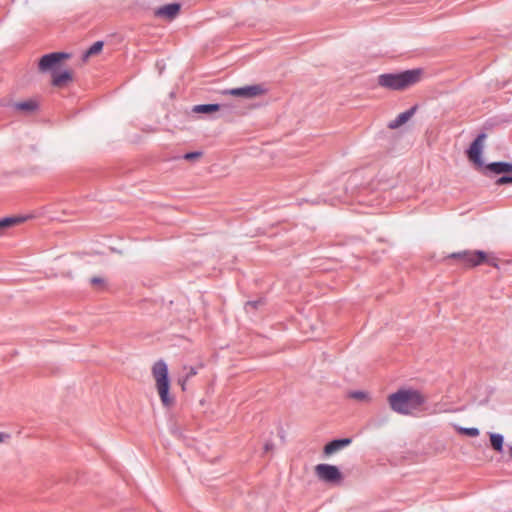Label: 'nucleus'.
Wrapping results in <instances>:
<instances>
[{"mask_svg": "<svg viewBox=\"0 0 512 512\" xmlns=\"http://www.w3.org/2000/svg\"><path fill=\"white\" fill-rule=\"evenodd\" d=\"M425 402V397L414 389H400L388 396L391 409L403 415L411 414Z\"/></svg>", "mask_w": 512, "mask_h": 512, "instance_id": "1", "label": "nucleus"}, {"mask_svg": "<svg viewBox=\"0 0 512 512\" xmlns=\"http://www.w3.org/2000/svg\"><path fill=\"white\" fill-rule=\"evenodd\" d=\"M422 74L423 71L421 69L381 74L378 77V84L390 90L401 91L418 83L422 78Z\"/></svg>", "mask_w": 512, "mask_h": 512, "instance_id": "2", "label": "nucleus"}, {"mask_svg": "<svg viewBox=\"0 0 512 512\" xmlns=\"http://www.w3.org/2000/svg\"><path fill=\"white\" fill-rule=\"evenodd\" d=\"M152 375L162 404L166 407L170 406L174 402V398L169 395L170 382L167 364L163 360L157 361L152 367Z\"/></svg>", "mask_w": 512, "mask_h": 512, "instance_id": "3", "label": "nucleus"}, {"mask_svg": "<svg viewBox=\"0 0 512 512\" xmlns=\"http://www.w3.org/2000/svg\"><path fill=\"white\" fill-rule=\"evenodd\" d=\"M449 257L461 260L466 267H475L483 263L489 264L493 267L498 266L497 259L495 257H490L488 253L479 250L452 253Z\"/></svg>", "mask_w": 512, "mask_h": 512, "instance_id": "4", "label": "nucleus"}, {"mask_svg": "<svg viewBox=\"0 0 512 512\" xmlns=\"http://www.w3.org/2000/svg\"><path fill=\"white\" fill-rule=\"evenodd\" d=\"M317 478L330 485H339L343 481V475L337 466L331 464H318L315 466Z\"/></svg>", "mask_w": 512, "mask_h": 512, "instance_id": "5", "label": "nucleus"}, {"mask_svg": "<svg viewBox=\"0 0 512 512\" xmlns=\"http://www.w3.org/2000/svg\"><path fill=\"white\" fill-rule=\"evenodd\" d=\"M68 57L69 55L63 52L46 54L39 60V70L41 72L51 71L53 74L54 71H58V66L60 65L61 61L67 59Z\"/></svg>", "mask_w": 512, "mask_h": 512, "instance_id": "6", "label": "nucleus"}, {"mask_svg": "<svg viewBox=\"0 0 512 512\" xmlns=\"http://www.w3.org/2000/svg\"><path fill=\"white\" fill-rule=\"evenodd\" d=\"M266 93V89L261 84L244 86L226 90L224 94L246 99L256 98Z\"/></svg>", "mask_w": 512, "mask_h": 512, "instance_id": "7", "label": "nucleus"}, {"mask_svg": "<svg viewBox=\"0 0 512 512\" xmlns=\"http://www.w3.org/2000/svg\"><path fill=\"white\" fill-rule=\"evenodd\" d=\"M486 139V134L481 133L479 134L476 139L471 143L468 151L467 156L471 162H473L477 166H482L483 161L481 159V154L484 147V141Z\"/></svg>", "mask_w": 512, "mask_h": 512, "instance_id": "8", "label": "nucleus"}, {"mask_svg": "<svg viewBox=\"0 0 512 512\" xmlns=\"http://www.w3.org/2000/svg\"><path fill=\"white\" fill-rule=\"evenodd\" d=\"M73 80V73L69 70L54 71L52 85L58 88L66 87Z\"/></svg>", "mask_w": 512, "mask_h": 512, "instance_id": "9", "label": "nucleus"}, {"mask_svg": "<svg viewBox=\"0 0 512 512\" xmlns=\"http://www.w3.org/2000/svg\"><path fill=\"white\" fill-rule=\"evenodd\" d=\"M180 11V5L177 3H171L158 8L155 11V15L168 20L174 19Z\"/></svg>", "mask_w": 512, "mask_h": 512, "instance_id": "10", "label": "nucleus"}, {"mask_svg": "<svg viewBox=\"0 0 512 512\" xmlns=\"http://www.w3.org/2000/svg\"><path fill=\"white\" fill-rule=\"evenodd\" d=\"M416 112V107H412L409 110L400 113L394 120L388 123L389 129H397L407 123Z\"/></svg>", "mask_w": 512, "mask_h": 512, "instance_id": "11", "label": "nucleus"}, {"mask_svg": "<svg viewBox=\"0 0 512 512\" xmlns=\"http://www.w3.org/2000/svg\"><path fill=\"white\" fill-rule=\"evenodd\" d=\"M350 443L351 440L349 438L333 440L325 445L324 454L327 456L332 455L348 446Z\"/></svg>", "mask_w": 512, "mask_h": 512, "instance_id": "12", "label": "nucleus"}, {"mask_svg": "<svg viewBox=\"0 0 512 512\" xmlns=\"http://www.w3.org/2000/svg\"><path fill=\"white\" fill-rule=\"evenodd\" d=\"M13 108L24 113H32L38 109V102L35 99H28L14 103Z\"/></svg>", "mask_w": 512, "mask_h": 512, "instance_id": "13", "label": "nucleus"}, {"mask_svg": "<svg viewBox=\"0 0 512 512\" xmlns=\"http://www.w3.org/2000/svg\"><path fill=\"white\" fill-rule=\"evenodd\" d=\"M487 168L495 174L512 172V164L507 162H493Z\"/></svg>", "mask_w": 512, "mask_h": 512, "instance_id": "14", "label": "nucleus"}, {"mask_svg": "<svg viewBox=\"0 0 512 512\" xmlns=\"http://www.w3.org/2000/svg\"><path fill=\"white\" fill-rule=\"evenodd\" d=\"M25 220L24 217H7L0 220V236L3 234V232L13 227L19 223H22Z\"/></svg>", "mask_w": 512, "mask_h": 512, "instance_id": "15", "label": "nucleus"}, {"mask_svg": "<svg viewBox=\"0 0 512 512\" xmlns=\"http://www.w3.org/2000/svg\"><path fill=\"white\" fill-rule=\"evenodd\" d=\"M219 109H220V105H218V104H201V105H195L192 108V111L194 113L210 114V113L218 111Z\"/></svg>", "mask_w": 512, "mask_h": 512, "instance_id": "16", "label": "nucleus"}, {"mask_svg": "<svg viewBox=\"0 0 512 512\" xmlns=\"http://www.w3.org/2000/svg\"><path fill=\"white\" fill-rule=\"evenodd\" d=\"M503 442L504 438L501 434L498 433H490V443L492 448L497 452H502L503 450Z\"/></svg>", "mask_w": 512, "mask_h": 512, "instance_id": "17", "label": "nucleus"}, {"mask_svg": "<svg viewBox=\"0 0 512 512\" xmlns=\"http://www.w3.org/2000/svg\"><path fill=\"white\" fill-rule=\"evenodd\" d=\"M103 48V42L97 41L95 42L83 55V59L86 60L90 56L98 54Z\"/></svg>", "mask_w": 512, "mask_h": 512, "instance_id": "18", "label": "nucleus"}, {"mask_svg": "<svg viewBox=\"0 0 512 512\" xmlns=\"http://www.w3.org/2000/svg\"><path fill=\"white\" fill-rule=\"evenodd\" d=\"M348 397L361 402L370 401V396L365 391H351L348 393Z\"/></svg>", "mask_w": 512, "mask_h": 512, "instance_id": "19", "label": "nucleus"}, {"mask_svg": "<svg viewBox=\"0 0 512 512\" xmlns=\"http://www.w3.org/2000/svg\"><path fill=\"white\" fill-rule=\"evenodd\" d=\"M184 370L187 371L186 375L184 376L183 379L180 380V383H181V386H182V389L184 390L185 389V383L187 380H189L191 377L195 376L197 374V369L195 367H184Z\"/></svg>", "mask_w": 512, "mask_h": 512, "instance_id": "20", "label": "nucleus"}, {"mask_svg": "<svg viewBox=\"0 0 512 512\" xmlns=\"http://www.w3.org/2000/svg\"><path fill=\"white\" fill-rule=\"evenodd\" d=\"M456 430L463 435H467L470 437H477L479 435V430L477 428H465V427H456Z\"/></svg>", "mask_w": 512, "mask_h": 512, "instance_id": "21", "label": "nucleus"}, {"mask_svg": "<svg viewBox=\"0 0 512 512\" xmlns=\"http://www.w3.org/2000/svg\"><path fill=\"white\" fill-rule=\"evenodd\" d=\"M90 283L96 289H102L105 286L104 278L99 277V276L92 277L91 280H90Z\"/></svg>", "mask_w": 512, "mask_h": 512, "instance_id": "22", "label": "nucleus"}, {"mask_svg": "<svg viewBox=\"0 0 512 512\" xmlns=\"http://www.w3.org/2000/svg\"><path fill=\"white\" fill-rule=\"evenodd\" d=\"M202 155L201 152H198V151H195V152H188L184 155V159L185 160H188V161H193V160H196L198 158H200Z\"/></svg>", "mask_w": 512, "mask_h": 512, "instance_id": "23", "label": "nucleus"}, {"mask_svg": "<svg viewBox=\"0 0 512 512\" xmlns=\"http://www.w3.org/2000/svg\"><path fill=\"white\" fill-rule=\"evenodd\" d=\"M512 183V175L511 176H502L499 179H497L496 184L497 185H504Z\"/></svg>", "mask_w": 512, "mask_h": 512, "instance_id": "24", "label": "nucleus"}, {"mask_svg": "<svg viewBox=\"0 0 512 512\" xmlns=\"http://www.w3.org/2000/svg\"><path fill=\"white\" fill-rule=\"evenodd\" d=\"M263 302L262 300H258V301H248L246 303V309L248 310L249 308H252V309H256L259 305H262Z\"/></svg>", "mask_w": 512, "mask_h": 512, "instance_id": "25", "label": "nucleus"}, {"mask_svg": "<svg viewBox=\"0 0 512 512\" xmlns=\"http://www.w3.org/2000/svg\"><path fill=\"white\" fill-rule=\"evenodd\" d=\"M5 437H6V435H4L3 433H0V443L3 442Z\"/></svg>", "mask_w": 512, "mask_h": 512, "instance_id": "26", "label": "nucleus"}, {"mask_svg": "<svg viewBox=\"0 0 512 512\" xmlns=\"http://www.w3.org/2000/svg\"><path fill=\"white\" fill-rule=\"evenodd\" d=\"M271 446H272L271 444L267 443V444L265 445V450H266V451L270 450V449H271Z\"/></svg>", "mask_w": 512, "mask_h": 512, "instance_id": "27", "label": "nucleus"}, {"mask_svg": "<svg viewBox=\"0 0 512 512\" xmlns=\"http://www.w3.org/2000/svg\"><path fill=\"white\" fill-rule=\"evenodd\" d=\"M509 455L512 458V446L509 448Z\"/></svg>", "mask_w": 512, "mask_h": 512, "instance_id": "28", "label": "nucleus"}]
</instances>
